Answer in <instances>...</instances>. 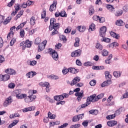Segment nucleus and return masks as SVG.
I'll return each instance as SVG.
<instances>
[{"instance_id": "c03bdc74", "label": "nucleus", "mask_w": 128, "mask_h": 128, "mask_svg": "<svg viewBox=\"0 0 128 128\" xmlns=\"http://www.w3.org/2000/svg\"><path fill=\"white\" fill-rule=\"evenodd\" d=\"M106 8L109 10H110V12H114V6L110 4H108Z\"/></svg>"}, {"instance_id": "b1692460", "label": "nucleus", "mask_w": 128, "mask_h": 128, "mask_svg": "<svg viewBox=\"0 0 128 128\" xmlns=\"http://www.w3.org/2000/svg\"><path fill=\"white\" fill-rule=\"evenodd\" d=\"M22 14H24V10H21L15 17V20H18L20 18Z\"/></svg>"}, {"instance_id": "f03ea898", "label": "nucleus", "mask_w": 128, "mask_h": 128, "mask_svg": "<svg viewBox=\"0 0 128 128\" xmlns=\"http://www.w3.org/2000/svg\"><path fill=\"white\" fill-rule=\"evenodd\" d=\"M22 90L20 89H18L15 90L16 96L18 100H22L26 96V94H21Z\"/></svg>"}, {"instance_id": "a878e982", "label": "nucleus", "mask_w": 128, "mask_h": 128, "mask_svg": "<svg viewBox=\"0 0 128 128\" xmlns=\"http://www.w3.org/2000/svg\"><path fill=\"white\" fill-rule=\"evenodd\" d=\"M80 38H76L75 42L74 43V46H75V48H78V46H80Z\"/></svg>"}, {"instance_id": "49530a36", "label": "nucleus", "mask_w": 128, "mask_h": 128, "mask_svg": "<svg viewBox=\"0 0 128 128\" xmlns=\"http://www.w3.org/2000/svg\"><path fill=\"white\" fill-rule=\"evenodd\" d=\"M102 54L103 56H108V52L106 50H103L102 52Z\"/></svg>"}, {"instance_id": "e433bc0d", "label": "nucleus", "mask_w": 128, "mask_h": 128, "mask_svg": "<svg viewBox=\"0 0 128 128\" xmlns=\"http://www.w3.org/2000/svg\"><path fill=\"white\" fill-rule=\"evenodd\" d=\"M42 42V39L40 38H37L34 40V44L38 45Z\"/></svg>"}, {"instance_id": "58836bf2", "label": "nucleus", "mask_w": 128, "mask_h": 128, "mask_svg": "<svg viewBox=\"0 0 128 128\" xmlns=\"http://www.w3.org/2000/svg\"><path fill=\"white\" fill-rule=\"evenodd\" d=\"M46 16V11L44 10H43V11L41 13L42 20H44V18H45Z\"/></svg>"}, {"instance_id": "412c9836", "label": "nucleus", "mask_w": 128, "mask_h": 128, "mask_svg": "<svg viewBox=\"0 0 128 128\" xmlns=\"http://www.w3.org/2000/svg\"><path fill=\"white\" fill-rule=\"evenodd\" d=\"M64 98V96L62 95L54 96V100H56V102H60V100H62Z\"/></svg>"}, {"instance_id": "bf43d9fd", "label": "nucleus", "mask_w": 128, "mask_h": 128, "mask_svg": "<svg viewBox=\"0 0 128 128\" xmlns=\"http://www.w3.org/2000/svg\"><path fill=\"white\" fill-rule=\"evenodd\" d=\"M116 118V114H112L108 116L106 118L107 120H112V118Z\"/></svg>"}, {"instance_id": "13d9d810", "label": "nucleus", "mask_w": 128, "mask_h": 128, "mask_svg": "<svg viewBox=\"0 0 128 128\" xmlns=\"http://www.w3.org/2000/svg\"><path fill=\"white\" fill-rule=\"evenodd\" d=\"M62 72L63 74H66L68 72H70V69L68 68H64L62 70Z\"/></svg>"}, {"instance_id": "7ed1b4c3", "label": "nucleus", "mask_w": 128, "mask_h": 128, "mask_svg": "<svg viewBox=\"0 0 128 128\" xmlns=\"http://www.w3.org/2000/svg\"><path fill=\"white\" fill-rule=\"evenodd\" d=\"M48 50L50 54L52 56V58H54V60H58V52L52 48H49Z\"/></svg>"}, {"instance_id": "bb28decb", "label": "nucleus", "mask_w": 128, "mask_h": 128, "mask_svg": "<svg viewBox=\"0 0 128 128\" xmlns=\"http://www.w3.org/2000/svg\"><path fill=\"white\" fill-rule=\"evenodd\" d=\"M18 123V120H13L12 122L8 126L9 128H12L13 126H14L17 124Z\"/></svg>"}, {"instance_id": "2eb2a0df", "label": "nucleus", "mask_w": 128, "mask_h": 128, "mask_svg": "<svg viewBox=\"0 0 128 128\" xmlns=\"http://www.w3.org/2000/svg\"><path fill=\"white\" fill-rule=\"evenodd\" d=\"M92 102V100H90V98L88 97L86 100V102L84 104H82L80 108H86V106H88L90 104V102Z\"/></svg>"}, {"instance_id": "338daca9", "label": "nucleus", "mask_w": 128, "mask_h": 128, "mask_svg": "<svg viewBox=\"0 0 128 128\" xmlns=\"http://www.w3.org/2000/svg\"><path fill=\"white\" fill-rule=\"evenodd\" d=\"M68 126V123H64L63 124L61 125L60 126H59L58 128H66Z\"/></svg>"}, {"instance_id": "680f3d73", "label": "nucleus", "mask_w": 128, "mask_h": 128, "mask_svg": "<svg viewBox=\"0 0 128 128\" xmlns=\"http://www.w3.org/2000/svg\"><path fill=\"white\" fill-rule=\"evenodd\" d=\"M101 42H110V39L106 38H104L103 40H101Z\"/></svg>"}, {"instance_id": "473e14b6", "label": "nucleus", "mask_w": 128, "mask_h": 128, "mask_svg": "<svg viewBox=\"0 0 128 128\" xmlns=\"http://www.w3.org/2000/svg\"><path fill=\"white\" fill-rule=\"evenodd\" d=\"M12 20V17L10 16H8V18H7L5 20H4V22H3L5 26L8 24V22H10V20Z\"/></svg>"}, {"instance_id": "79ce46f5", "label": "nucleus", "mask_w": 128, "mask_h": 128, "mask_svg": "<svg viewBox=\"0 0 128 128\" xmlns=\"http://www.w3.org/2000/svg\"><path fill=\"white\" fill-rule=\"evenodd\" d=\"M59 38L60 40H63L64 42H66L67 40L66 37L64 35H60Z\"/></svg>"}, {"instance_id": "4c0bfd02", "label": "nucleus", "mask_w": 128, "mask_h": 128, "mask_svg": "<svg viewBox=\"0 0 128 128\" xmlns=\"http://www.w3.org/2000/svg\"><path fill=\"white\" fill-rule=\"evenodd\" d=\"M20 117V114L18 113H15L14 114H12L10 116V118H14Z\"/></svg>"}, {"instance_id": "f8f14e48", "label": "nucleus", "mask_w": 128, "mask_h": 128, "mask_svg": "<svg viewBox=\"0 0 128 128\" xmlns=\"http://www.w3.org/2000/svg\"><path fill=\"white\" fill-rule=\"evenodd\" d=\"M106 27L102 26L100 28V36L102 38H104L106 36Z\"/></svg>"}, {"instance_id": "20e7f679", "label": "nucleus", "mask_w": 128, "mask_h": 128, "mask_svg": "<svg viewBox=\"0 0 128 128\" xmlns=\"http://www.w3.org/2000/svg\"><path fill=\"white\" fill-rule=\"evenodd\" d=\"M48 44V41L46 40H44L42 42L38 44V52H42L46 48V46Z\"/></svg>"}, {"instance_id": "c9c22d12", "label": "nucleus", "mask_w": 128, "mask_h": 128, "mask_svg": "<svg viewBox=\"0 0 128 128\" xmlns=\"http://www.w3.org/2000/svg\"><path fill=\"white\" fill-rule=\"evenodd\" d=\"M27 64H30V66H36V60H28L27 61Z\"/></svg>"}, {"instance_id": "6e6552de", "label": "nucleus", "mask_w": 128, "mask_h": 128, "mask_svg": "<svg viewBox=\"0 0 128 128\" xmlns=\"http://www.w3.org/2000/svg\"><path fill=\"white\" fill-rule=\"evenodd\" d=\"M80 54H82V50L80 49H78L72 52L71 54V56L72 58H76V56H80Z\"/></svg>"}, {"instance_id": "a18cd8bd", "label": "nucleus", "mask_w": 128, "mask_h": 128, "mask_svg": "<svg viewBox=\"0 0 128 128\" xmlns=\"http://www.w3.org/2000/svg\"><path fill=\"white\" fill-rule=\"evenodd\" d=\"M94 14V7L91 6L89 9V14L90 16H92Z\"/></svg>"}, {"instance_id": "69168bd1", "label": "nucleus", "mask_w": 128, "mask_h": 128, "mask_svg": "<svg viewBox=\"0 0 128 128\" xmlns=\"http://www.w3.org/2000/svg\"><path fill=\"white\" fill-rule=\"evenodd\" d=\"M80 126V124H75L72 125L70 128H78Z\"/></svg>"}, {"instance_id": "774afa93", "label": "nucleus", "mask_w": 128, "mask_h": 128, "mask_svg": "<svg viewBox=\"0 0 128 128\" xmlns=\"http://www.w3.org/2000/svg\"><path fill=\"white\" fill-rule=\"evenodd\" d=\"M9 88H14L16 86V84L14 83H10L8 86Z\"/></svg>"}, {"instance_id": "603ef678", "label": "nucleus", "mask_w": 128, "mask_h": 128, "mask_svg": "<svg viewBox=\"0 0 128 128\" xmlns=\"http://www.w3.org/2000/svg\"><path fill=\"white\" fill-rule=\"evenodd\" d=\"M108 82H110V81H106L103 82L102 84H101V86L102 88H104V86H108Z\"/></svg>"}, {"instance_id": "2f4dec72", "label": "nucleus", "mask_w": 128, "mask_h": 128, "mask_svg": "<svg viewBox=\"0 0 128 128\" xmlns=\"http://www.w3.org/2000/svg\"><path fill=\"white\" fill-rule=\"evenodd\" d=\"M30 24L31 26H34L36 24V18L32 16L30 19Z\"/></svg>"}, {"instance_id": "9b49d317", "label": "nucleus", "mask_w": 128, "mask_h": 128, "mask_svg": "<svg viewBox=\"0 0 128 128\" xmlns=\"http://www.w3.org/2000/svg\"><path fill=\"white\" fill-rule=\"evenodd\" d=\"M75 96H77L76 100L78 102H80L82 100V98H84V92H82L76 93Z\"/></svg>"}, {"instance_id": "5fc2aeb1", "label": "nucleus", "mask_w": 128, "mask_h": 128, "mask_svg": "<svg viewBox=\"0 0 128 128\" xmlns=\"http://www.w3.org/2000/svg\"><path fill=\"white\" fill-rule=\"evenodd\" d=\"M14 2H16V0H11V1L8 4V6L12 8Z\"/></svg>"}, {"instance_id": "1a4fd4ad", "label": "nucleus", "mask_w": 128, "mask_h": 128, "mask_svg": "<svg viewBox=\"0 0 128 128\" xmlns=\"http://www.w3.org/2000/svg\"><path fill=\"white\" fill-rule=\"evenodd\" d=\"M12 102V97L9 96L4 102L3 106H4L6 107L8 106H10V104Z\"/></svg>"}, {"instance_id": "7c9ffc66", "label": "nucleus", "mask_w": 128, "mask_h": 128, "mask_svg": "<svg viewBox=\"0 0 128 128\" xmlns=\"http://www.w3.org/2000/svg\"><path fill=\"white\" fill-rule=\"evenodd\" d=\"M94 30H96V25L94 24H92L89 26L88 30L89 32H92Z\"/></svg>"}, {"instance_id": "3c124183", "label": "nucleus", "mask_w": 128, "mask_h": 128, "mask_svg": "<svg viewBox=\"0 0 128 128\" xmlns=\"http://www.w3.org/2000/svg\"><path fill=\"white\" fill-rule=\"evenodd\" d=\"M84 66H94V64L92 63L91 62H84Z\"/></svg>"}, {"instance_id": "ea45409f", "label": "nucleus", "mask_w": 128, "mask_h": 128, "mask_svg": "<svg viewBox=\"0 0 128 128\" xmlns=\"http://www.w3.org/2000/svg\"><path fill=\"white\" fill-rule=\"evenodd\" d=\"M48 78L50 80H58V76L54 74L50 75Z\"/></svg>"}, {"instance_id": "f3484780", "label": "nucleus", "mask_w": 128, "mask_h": 128, "mask_svg": "<svg viewBox=\"0 0 128 128\" xmlns=\"http://www.w3.org/2000/svg\"><path fill=\"white\" fill-rule=\"evenodd\" d=\"M32 46V42L30 40H27L25 42V46L22 47V50H24L26 48H30Z\"/></svg>"}, {"instance_id": "de8ad7c7", "label": "nucleus", "mask_w": 128, "mask_h": 128, "mask_svg": "<svg viewBox=\"0 0 128 128\" xmlns=\"http://www.w3.org/2000/svg\"><path fill=\"white\" fill-rule=\"evenodd\" d=\"M14 8L15 10H16V12H18V10H20V5L18 4H16L14 5Z\"/></svg>"}, {"instance_id": "72a5a7b5", "label": "nucleus", "mask_w": 128, "mask_h": 128, "mask_svg": "<svg viewBox=\"0 0 128 128\" xmlns=\"http://www.w3.org/2000/svg\"><path fill=\"white\" fill-rule=\"evenodd\" d=\"M78 28L80 32H84L86 30L85 26H78Z\"/></svg>"}, {"instance_id": "39448f33", "label": "nucleus", "mask_w": 128, "mask_h": 128, "mask_svg": "<svg viewBox=\"0 0 128 128\" xmlns=\"http://www.w3.org/2000/svg\"><path fill=\"white\" fill-rule=\"evenodd\" d=\"M114 98V96L110 95L107 98L106 104H105L106 106H114V101H112V99Z\"/></svg>"}, {"instance_id": "c85d7f7f", "label": "nucleus", "mask_w": 128, "mask_h": 128, "mask_svg": "<svg viewBox=\"0 0 128 128\" xmlns=\"http://www.w3.org/2000/svg\"><path fill=\"white\" fill-rule=\"evenodd\" d=\"M69 72L71 74H78V70L74 68H69Z\"/></svg>"}, {"instance_id": "052dcab7", "label": "nucleus", "mask_w": 128, "mask_h": 128, "mask_svg": "<svg viewBox=\"0 0 128 128\" xmlns=\"http://www.w3.org/2000/svg\"><path fill=\"white\" fill-rule=\"evenodd\" d=\"M16 42V38H12L10 43V46H12L14 44V43Z\"/></svg>"}, {"instance_id": "864d4df0", "label": "nucleus", "mask_w": 128, "mask_h": 128, "mask_svg": "<svg viewBox=\"0 0 128 128\" xmlns=\"http://www.w3.org/2000/svg\"><path fill=\"white\" fill-rule=\"evenodd\" d=\"M14 2H16V0H11V1L8 4V6L12 8Z\"/></svg>"}, {"instance_id": "0e129e2a", "label": "nucleus", "mask_w": 128, "mask_h": 128, "mask_svg": "<svg viewBox=\"0 0 128 128\" xmlns=\"http://www.w3.org/2000/svg\"><path fill=\"white\" fill-rule=\"evenodd\" d=\"M56 18H52L50 20V24L54 26L56 24Z\"/></svg>"}, {"instance_id": "dca6fc26", "label": "nucleus", "mask_w": 128, "mask_h": 128, "mask_svg": "<svg viewBox=\"0 0 128 128\" xmlns=\"http://www.w3.org/2000/svg\"><path fill=\"white\" fill-rule=\"evenodd\" d=\"M36 110V106H31L26 108H24L22 110L23 112H32Z\"/></svg>"}, {"instance_id": "a19ab883", "label": "nucleus", "mask_w": 128, "mask_h": 128, "mask_svg": "<svg viewBox=\"0 0 128 128\" xmlns=\"http://www.w3.org/2000/svg\"><path fill=\"white\" fill-rule=\"evenodd\" d=\"M113 74H114V76H115V78H120V76L122 74V72H113Z\"/></svg>"}, {"instance_id": "0eeeda50", "label": "nucleus", "mask_w": 128, "mask_h": 128, "mask_svg": "<svg viewBox=\"0 0 128 128\" xmlns=\"http://www.w3.org/2000/svg\"><path fill=\"white\" fill-rule=\"evenodd\" d=\"M39 86H45L46 88V92H50V83L48 82H40V83H39Z\"/></svg>"}, {"instance_id": "4be33fe9", "label": "nucleus", "mask_w": 128, "mask_h": 128, "mask_svg": "<svg viewBox=\"0 0 128 128\" xmlns=\"http://www.w3.org/2000/svg\"><path fill=\"white\" fill-rule=\"evenodd\" d=\"M110 34L111 36H112V38H116V40H118V38H120V35L118 34H116L114 32H110Z\"/></svg>"}, {"instance_id": "cd10ccee", "label": "nucleus", "mask_w": 128, "mask_h": 128, "mask_svg": "<svg viewBox=\"0 0 128 128\" xmlns=\"http://www.w3.org/2000/svg\"><path fill=\"white\" fill-rule=\"evenodd\" d=\"M14 37V31H10L7 36V40H10V38Z\"/></svg>"}, {"instance_id": "8fccbe9b", "label": "nucleus", "mask_w": 128, "mask_h": 128, "mask_svg": "<svg viewBox=\"0 0 128 128\" xmlns=\"http://www.w3.org/2000/svg\"><path fill=\"white\" fill-rule=\"evenodd\" d=\"M122 14V10H118V11L116 12L115 14V16H120Z\"/></svg>"}, {"instance_id": "ddd939ff", "label": "nucleus", "mask_w": 128, "mask_h": 128, "mask_svg": "<svg viewBox=\"0 0 128 128\" xmlns=\"http://www.w3.org/2000/svg\"><path fill=\"white\" fill-rule=\"evenodd\" d=\"M5 72L8 74H10V76H14L16 74V72L12 68H8L5 70Z\"/></svg>"}, {"instance_id": "4d7b16f0", "label": "nucleus", "mask_w": 128, "mask_h": 128, "mask_svg": "<svg viewBox=\"0 0 128 128\" xmlns=\"http://www.w3.org/2000/svg\"><path fill=\"white\" fill-rule=\"evenodd\" d=\"M96 48H98V50H102V46L98 43L96 44Z\"/></svg>"}, {"instance_id": "c756f323", "label": "nucleus", "mask_w": 128, "mask_h": 128, "mask_svg": "<svg viewBox=\"0 0 128 128\" xmlns=\"http://www.w3.org/2000/svg\"><path fill=\"white\" fill-rule=\"evenodd\" d=\"M116 26H124V23L123 21H122V20H120L116 21Z\"/></svg>"}, {"instance_id": "4468645a", "label": "nucleus", "mask_w": 128, "mask_h": 128, "mask_svg": "<svg viewBox=\"0 0 128 128\" xmlns=\"http://www.w3.org/2000/svg\"><path fill=\"white\" fill-rule=\"evenodd\" d=\"M80 82V78L78 76L75 77L70 83V86H74V84H76L78 82Z\"/></svg>"}, {"instance_id": "09e8293b", "label": "nucleus", "mask_w": 128, "mask_h": 128, "mask_svg": "<svg viewBox=\"0 0 128 128\" xmlns=\"http://www.w3.org/2000/svg\"><path fill=\"white\" fill-rule=\"evenodd\" d=\"M67 14L66 11L63 10L60 12V16L62 18H66Z\"/></svg>"}, {"instance_id": "37998d69", "label": "nucleus", "mask_w": 128, "mask_h": 128, "mask_svg": "<svg viewBox=\"0 0 128 128\" xmlns=\"http://www.w3.org/2000/svg\"><path fill=\"white\" fill-rule=\"evenodd\" d=\"M93 70H104V66H92Z\"/></svg>"}, {"instance_id": "9d476101", "label": "nucleus", "mask_w": 128, "mask_h": 128, "mask_svg": "<svg viewBox=\"0 0 128 128\" xmlns=\"http://www.w3.org/2000/svg\"><path fill=\"white\" fill-rule=\"evenodd\" d=\"M58 4V2L56 0H54L52 4L50 6L49 10L50 12H52L54 10H56V5Z\"/></svg>"}, {"instance_id": "5701e85b", "label": "nucleus", "mask_w": 128, "mask_h": 128, "mask_svg": "<svg viewBox=\"0 0 128 128\" xmlns=\"http://www.w3.org/2000/svg\"><path fill=\"white\" fill-rule=\"evenodd\" d=\"M26 22H22L16 27V30H22V28H24V26H26Z\"/></svg>"}, {"instance_id": "e2e57ef3", "label": "nucleus", "mask_w": 128, "mask_h": 128, "mask_svg": "<svg viewBox=\"0 0 128 128\" xmlns=\"http://www.w3.org/2000/svg\"><path fill=\"white\" fill-rule=\"evenodd\" d=\"M24 29L21 30L20 32V36H21V38H24Z\"/></svg>"}, {"instance_id": "423d86ee", "label": "nucleus", "mask_w": 128, "mask_h": 128, "mask_svg": "<svg viewBox=\"0 0 128 128\" xmlns=\"http://www.w3.org/2000/svg\"><path fill=\"white\" fill-rule=\"evenodd\" d=\"M24 98L25 102H34V100L36 98V96H26Z\"/></svg>"}, {"instance_id": "393cba45", "label": "nucleus", "mask_w": 128, "mask_h": 128, "mask_svg": "<svg viewBox=\"0 0 128 128\" xmlns=\"http://www.w3.org/2000/svg\"><path fill=\"white\" fill-rule=\"evenodd\" d=\"M48 118H50V120H54L56 118V116L54 114H52V112H48Z\"/></svg>"}, {"instance_id": "f704fd0d", "label": "nucleus", "mask_w": 128, "mask_h": 128, "mask_svg": "<svg viewBox=\"0 0 128 128\" xmlns=\"http://www.w3.org/2000/svg\"><path fill=\"white\" fill-rule=\"evenodd\" d=\"M10 78V76L8 74H4L3 75V82H6V80H8Z\"/></svg>"}, {"instance_id": "a211bd4d", "label": "nucleus", "mask_w": 128, "mask_h": 128, "mask_svg": "<svg viewBox=\"0 0 128 128\" xmlns=\"http://www.w3.org/2000/svg\"><path fill=\"white\" fill-rule=\"evenodd\" d=\"M36 72L32 71L27 73L26 74V76H27L28 78H34V76H36Z\"/></svg>"}, {"instance_id": "6ab92c4d", "label": "nucleus", "mask_w": 128, "mask_h": 128, "mask_svg": "<svg viewBox=\"0 0 128 128\" xmlns=\"http://www.w3.org/2000/svg\"><path fill=\"white\" fill-rule=\"evenodd\" d=\"M118 122L116 120H110L107 122V124L108 126H116Z\"/></svg>"}, {"instance_id": "6e6d98bb", "label": "nucleus", "mask_w": 128, "mask_h": 128, "mask_svg": "<svg viewBox=\"0 0 128 128\" xmlns=\"http://www.w3.org/2000/svg\"><path fill=\"white\" fill-rule=\"evenodd\" d=\"M78 120H78V116H75L72 118V122H78Z\"/></svg>"}, {"instance_id": "f257e3e1", "label": "nucleus", "mask_w": 128, "mask_h": 128, "mask_svg": "<svg viewBox=\"0 0 128 128\" xmlns=\"http://www.w3.org/2000/svg\"><path fill=\"white\" fill-rule=\"evenodd\" d=\"M104 94H98V96L96 94H94L92 96H89L90 97V100L92 101V102H98V100H100V98H102L103 96H104Z\"/></svg>"}, {"instance_id": "aec40b11", "label": "nucleus", "mask_w": 128, "mask_h": 128, "mask_svg": "<svg viewBox=\"0 0 128 128\" xmlns=\"http://www.w3.org/2000/svg\"><path fill=\"white\" fill-rule=\"evenodd\" d=\"M104 74L106 80L108 82H110V80H112V75L110 74V72H108V71H106Z\"/></svg>"}]
</instances>
